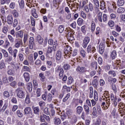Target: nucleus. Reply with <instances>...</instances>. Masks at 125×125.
Returning a JSON list of instances; mask_svg holds the SVG:
<instances>
[{
    "label": "nucleus",
    "mask_w": 125,
    "mask_h": 125,
    "mask_svg": "<svg viewBox=\"0 0 125 125\" xmlns=\"http://www.w3.org/2000/svg\"><path fill=\"white\" fill-rule=\"evenodd\" d=\"M11 0H0V4H4L5 3L9 4L10 3Z\"/></svg>",
    "instance_id": "obj_50"
},
{
    "label": "nucleus",
    "mask_w": 125,
    "mask_h": 125,
    "mask_svg": "<svg viewBox=\"0 0 125 125\" xmlns=\"http://www.w3.org/2000/svg\"><path fill=\"white\" fill-rule=\"evenodd\" d=\"M108 75H111L113 77H115L116 76V72L114 70H109L108 71Z\"/></svg>",
    "instance_id": "obj_39"
},
{
    "label": "nucleus",
    "mask_w": 125,
    "mask_h": 125,
    "mask_svg": "<svg viewBox=\"0 0 125 125\" xmlns=\"http://www.w3.org/2000/svg\"><path fill=\"white\" fill-rule=\"evenodd\" d=\"M125 11V8L124 7H119L118 8L117 12L118 13V14H122L124 13Z\"/></svg>",
    "instance_id": "obj_24"
},
{
    "label": "nucleus",
    "mask_w": 125,
    "mask_h": 125,
    "mask_svg": "<svg viewBox=\"0 0 125 125\" xmlns=\"http://www.w3.org/2000/svg\"><path fill=\"white\" fill-rule=\"evenodd\" d=\"M71 7L70 8V9L71 10H73V7H75V8H76L77 9H78L79 8V3H72L71 4Z\"/></svg>",
    "instance_id": "obj_41"
},
{
    "label": "nucleus",
    "mask_w": 125,
    "mask_h": 125,
    "mask_svg": "<svg viewBox=\"0 0 125 125\" xmlns=\"http://www.w3.org/2000/svg\"><path fill=\"white\" fill-rule=\"evenodd\" d=\"M15 72V70H13V69H9V71L7 72V73L9 75H14Z\"/></svg>",
    "instance_id": "obj_55"
},
{
    "label": "nucleus",
    "mask_w": 125,
    "mask_h": 125,
    "mask_svg": "<svg viewBox=\"0 0 125 125\" xmlns=\"http://www.w3.org/2000/svg\"><path fill=\"white\" fill-rule=\"evenodd\" d=\"M15 93L17 95V96L20 99H23L25 95L23 91L22 88L18 87L15 90Z\"/></svg>",
    "instance_id": "obj_2"
},
{
    "label": "nucleus",
    "mask_w": 125,
    "mask_h": 125,
    "mask_svg": "<svg viewBox=\"0 0 125 125\" xmlns=\"http://www.w3.org/2000/svg\"><path fill=\"white\" fill-rule=\"evenodd\" d=\"M86 28V26L85 25H83L81 27V32L83 33L84 35L86 33V31L85 30Z\"/></svg>",
    "instance_id": "obj_57"
},
{
    "label": "nucleus",
    "mask_w": 125,
    "mask_h": 125,
    "mask_svg": "<svg viewBox=\"0 0 125 125\" xmlns=\"http://www.w3.org/2000/svg\"><path fill=\"white\" fill-rule=\"evenodd\" d=\"M17 34L20 37L23 38V32L22 31H20L17 32Z\"/></svg>",
    "instance_id": "obj_61"
},
{
    "label": "nucleus",
    "mask_w": 125,
    "mask_h": 125,
    "mask_svg": "<svg viewBox=\"0 0 125 125\" xmlns=\"http://www.w3.org/2000/svg\"><path fill=\"white\" fill-rule=\"evenodd\" d=\"M91 31L92 33L94 32L96 28V24L94 21H92L91 25Z\"/></svg>",
    "instance_id": "obj_30"
},
{
    "label": "nucleus",
    "mask_w": 125,
    "mask_h": 125,
    "mask_svg": "<svg viewBox=\"0 0 125 125\" xmlns=\"http://www.w3.org/2000/svg\"><path fill=\"white\" fill-rule=\"evenodd\" d=\"M66 114L62 115L61 116V118L62 121H64L66 118H71L72 116L73 111L71 109H68L66 112Z\"/></svg>",
    "instance_id": "obj_3"
},
{
    "label": "nucleus",
    "mask_w": 125,
    "mask_h": 125,
    "mask_svg": "<svg viewBox=\"0 0 125 125\" xmlns=\"http://www.w3.org/2000/svg\"><path fill=\"white\" fill-rule=\"evenodd\" d=\"M23 44L22 39H16V43L15 44V47L18 48L20 47L21 45Z\"/></svg>",
    "instance_id": "obj_4"
},
{
    "label": "nucleus",
    "mask_w": 125,
    "mask_h": 125,
    "mask_svg": "<svg viewBox=\"0 0 125 125\" xmlns=\"http://www.w3.org/2000/svg\"><path fill=\"white\" fill-rule=\"evenodd\" d=\"M33 85L31 82H28V83L27 84V89L29 91V92H31L33 89Z\"/></svg>",
    "instance_id": "obj_19"
},
{
    "label": "nucleus",
    "mask_w": 125,
    "mask_h": 125,
    "mask_svg": "<svg viewBox=\"0 0 125 125\" xmlns=\"http://www.w3.org/2000/svg\"><path fill=\"white\" fill-rule=\"evenodd\" d=\"M70 93L67 94V95L64 97V98L63 99L62 101L63 102H66L67 100H68V98L70 97Z\"/></svg>",
    "instance_id": "obj_56"
},
{
    "label": "nucleus",
    "mask_w": 125,
    "mask_h": 125,
    "mask_svg": "<svg viewBox=\"0 0 125 125\" xmlns=\"http://www.w3.org/2000/svg\"><path fill=\"white\" fill-rule=\"evenodd\" d=\"M17 53H18V50L17 49H14L13 52H12V55L13 56L14 59H16L17 57Z\"/></svg>",
    "instance_id": "obj_35"
},
{
    "label": "nucleus",
    "mask_w": 125,
    "mask_h": 125,
    "mask_svg": "<svg viewBox=\"0 0 125 125\" xmlns=\"http://www.w3.org/2000/svg\"><path fill=\"white\" fill-rule=\"evenodd\" d=\"M8 29L6 26H3V28L2 29V32L5 35L7 34Z\"/></svg>",
    "instance_id": "obj_44"
},
{
    "label": "nucleus",
    "mask_w": 125,
    "mask_h": 125,
    "mask_svg": "<svg viewBox=\"0 0 125 125\" xmlns=\"http://www.w3.org/2000/svg\"><path fill=\"white\" fill-rule=\"evenodd\" d=\"M89 41H90V38L89 37H86L84 40H83V47L84 48H85L88 43L89 42Z\"/></svg>",
    "instance_id": "obj_6"
},
{
    "label": "nucleus",
    "mask_w": 125,
    "mask_h": 125,
    "mask_svg": "<svg viewBox=\"0 0 125 125\" xmlns=\"http://www.w3.org/2000/svg\"><path fill=\"white\" fill-rule=\"evenodd\" d=\"M52 3L53 6L55 7H56L57 6L59 5V4L57 0H53Z\"/></svg>",
    "instance_id": "obj_60"
},
{
    "label": "nucleus",
    "mask_w": 125,
    "mask_h": 125,
    "mask_svg": "<svg viewBox=\"0 0 125 125\" xmlns=\"http://www.w3.org/2000/svg\"><path fill=\"white\" fill-rule=\"evenodd\" d=\"M24 114L26 115V114H29L31 113L32 112V110L31 107H29V106H27V107H26L24 109Z\"/></svg>",
    "instance_id": "obj_14"
},
{
    "label": "nucleus",
    "mask_w": 125,
    "mask_h": 125,
    "mask_svg": "<svg viewBox=\"0 0 125 125\" xmlns=\"http://www.w3.org/2000/svg\"><path fill=\"white\" fill-rule=\"evenodd\" d=\"M8 104L7 102H4V104L3 105V107L0 110V112H4L5 111V110L6 109V108L8 107Z\"/></svg>",
    "instance_id": "obj_25"
},
{
    "label": "nucleus",
    "mask_w": 125,
    "mask_h": 125,
    "mask_svg": "<svg viewBox=\"0 0 125 125\" xmlns=\"http://www.w3.org/2000/svg\"><path fill=\"white\" fill-rule=\"evenodd\" d=\"M54 123L56 125H59L62 123V121L60 118L55 117L54 118Z\"/></svg>",
    "instance_id": "obj_15"
},
{
    "label": "nucleus",
    "mask_w": 125,
    "mask_h": 125,
    "mask_svg": "<svg viewBox=\"0 0 125 125\" xmlns=\"http://www.w3.org/2000/svg\"><path fill=\"white\" fill-rule=\"evenodd\" d=\"M20 7L22 10L24 8V2L22 0L20 2Z\"/></svg>",
    "instance_id": "obj_47"
},
{
    "label": "nucleus",
    "mask_w": 125,
    "mask_h": 125,
    "mask_svg": "<svg viewBox=\"0 0 125 125\" xmlns=\"http://www.w3.org/2000/svg\"><path fill=\"white\" fill-rule=\"evenodd\" d=\"M39 77L40 78L42 82H44L45 81V76H44V75L43 73H40Z\"/></svg>",
    "instance_id": "obj_34"
},
{
    "label": "nucleus",
    "mask_w": 125,
    "mask_h": 125,
    "mask_svg": "<svg viewBox=\"0 0 125 125\" xmlns=\"http://www.w3.org/2000/svg\"><path fill=\"white\" fill-rule=\"evenodd\" d=\"M22 70L23 71H25V72H26V71L30 72V68L26 66H23L22 67Z\"/></svg>",
    "instance_id": "obj_58"
},
{
    "label": "nucleus",
    "mask_w": 125,
    "mask_h": 125,
    "mask_svg": "<svg viewBox=\"0 0 125 125\" xmlns=\"http://www.w3.org/2000/svg\"><path fill=\"white\" fill-rule=\"evenodd\" d=\"M5 63L4 60H2L0 62V69H5Z\"/></svg>",
    "instance_id": "obj_32"
},
{
    "label": "nucleus",
    "mask_w": 125,
    "mask_h": 125,
    "mask_svg": "<svg viewBox=\"0 0 125 125\" xmlns=\"http://www.w3.org/2000/svg\"><path fill=\"white\" fill-rule=\"evenodd\" d=\"M125 1L124 0H118L117 2V5L119 7L123 6L125 4Z\"/></svg>",
    "instance_id": "obj_22"
},
{
    "label": "nucleus",
    "mask_w": 125,
    "mask_h": 125,
    "mask_svg": "<svg viewBox=\"0 0 125 125\" xmlns=\"http://www.w3.org/2000/svg\"><path fill=\"white\" fill-rule=\"evenodd\" d=\"M16 114L19 118H22L23 117V113L21 110H17L16 112Z\"/></svg>",
    "instance_id": "obj_45"
},
{
    "label": "nucleus",
    "mask_w": 125,
    "mask_h": 125,
    "mask_svg": "<svg viewBox=\"0 0 125 125\" xmlns=\"http://www.w3.org/2000/svg\"><path fill=\"white\" fill-rule=\"evenodd\" d=\"M10 85L11 87L15 88L17 85V83L16 81H14L10 83Z\"/></svg>",
    "instance_id": "obj_51"
},
{
    "label": "nucleus",
    "mask_w": 125,
    "mask_h": 125,
    "mask_svg": "<svg viewBox=\"0 0 125 125\" xmlns=\"http://www.w3.org/2000/svg\"><path fill=\"white\" fill-rule=\"evenodd\" d=\"M94 99L96 101H98V93L97 92V91H96V90H95L94 91Z\"/></svg>",
    "instance_id": "obj_40"
},
{
    "label": "nucleus",
    "mask_w": 125,
    "mask_h": 125,
    "mask_svg": "<svg viewBox=\"0 0 125 125\" xmlns=\"http://www.w3.org/2000/svg\"><path fill=\"white\" fill-rule=\"evenodd\" d=\"M84 10L86 11V12H89V11H92L93 10V5L92 3H89L88 6H85L84 7Z\"/></svg>",
    "instance_id": "obj_5"
},
{
    "label": "nucleus",
    "mask_w": 125,
    "mask_h": 125,
    "mask_svg": "<svg viewBox=\"0 0 125 125\" xmlns=\"http://www.w3.org/2000/svg\"><path fill=\"white\" fill-rule=\"evenodd\" d=\"M1 51H2V53H3V55L4 58L8 57L9 54L7 53V52L6 51V50H5L4 49H2Z\"/></svg>",
    "instance_id": "obj_46"
},
{
    "label": "nucleus",
    "mask_w": 125,
    "mask_h": 125,
    "mask_svg": "<svg viewBox=\"0 0 125 125\" xmlns=\"http://www.w3.org/2000/svg\"><path fill=\"white\" fill-rule=\"evenodd\" d=\"M120 83H125V76L124 75H121L119 76Z\"/></svg>",
    "instance_id": "obj_42"
},
{
    "label": "nucleus",
    "mask_w": 125,
    "mask_h": 125,
    "mask_svg": "<svg viewBox=\"0 0 125 125\" xmlns=\"http://www.w3.org/2000/svg\"><path fill=\"white\" fill-rule=\"evenodd\" d=\"M64 30V27L63 25H60L58 27V31L60 33H62Z\"/></svg>",
    "instance_id": "obj_33"
},
{
    "label": "nucleus",
    "mask_w": 125,
    "mask_h": 125,
    "mask_svg": "<svg viewBox=\"0 0 125 125\" xmlns=\"http://www.w3.org/2000/svg\"><path fill=\"white\" fill-rule=\"evenodd\" d=\"M85 70V67H83V66H78L77 68L76 69V70L81 74H83L84 72V71Z\"/></svg>",
    "instance_id": "obj_8"
},
{
    "label": "nucleus",
    "mask_w": 125,
    "mask_h": 125,
    "mask_svg": "<svg viewBox=\"0 0 125 125\" xmlns=\"http://www.w3.org/2000/svg\"><path fill=\"white\" fill-rule=\"evenodd\" d=\"M72 120V123H76L77 122V117L76 115H73L70 118Z\"/></svg>",
    "instance_id": "obj_43"
},
{
    "label": "nucleus",
    "mask_w": 125,
    "mask_h": 125,
    "mask_svg": "<svg viewBox=\"0 0 125 125\" xmlns=\"http://www.w3.org/2000/svg\"><path fill=\"white\" fill-rule=\"evenodd\" d=\"M33 112L35 114L39 115L40 113V108L39 106H36L35 107L33 108Z\"/></svg>",
    "instance_id": "obj_26"
},
{
    "label": "nucleus",
    "mask_w": 125,
    "mask_h": 125,
    "mask_svg": "<svg viewBox=\"0 0 125 125\" xmlns=\"http://www.w3.org/2000/svg\"><path fill=\"white\" fill-rule=\"evenodd\" d=\"M28 34H27V33H24V38H23L24 43H26L27 41L28 40Z\"/></svg>",
    "instance_id": "obj_52"
},
{
    "label": "nucleus",
    "mask_w": 125,
    "mask_h": 125,
    "mask_svg": "<svg viewBox=\"0 0 125 125\" xmlns=\"http://www.w3.org/2000/svg\"><path fill=\"white\" fill-rule=\"evenodd\" d=\"M74 82L73 79L71 76H69V77L68 78L67 83V84L68 85H70L73 83Z\"/></svg>",
    "instance_id": "obj_38"
},
{
    "label": "nucleus",
    "mask_w": 125,
    "mask_h": 125,
    "mask_svg": "<svg viewBox=\"0 0 125 125\" xmlns=\"http://www.w3.org/2000/svg\"><path fill=\"white\" fill-rule=\"evenodd\" d=\"M72 48L70 47V46L66 45L65 48H64V58H66L67 57L70 58L71 55L72 54L71 50Z\"/></svg>",
    "instance_id": "obj_1"
},
{
    "label": "nucleus",
    "mask_w": 125,
    "mask_h": 125,
    "mask_svg": "<svg viewBox=\"0 0 125 125\" xmlns=\"http://www.w3.org/2000/svg\"><path fill=\"white\" fill-rule=\"evenodd\" d=\"M13 18L12 16L9 15L7 17V22L9 25H12L13 24Z\"/></svg>",
    "instance_id": "obj_17"
},
{
    "label": "nucleus",
    "mask_w": 125,
    "mask_h": 125,
    "mask_svg": "<svg viewBox=\"0 0 125 125\" xmlns=\"http://www.w3.org/2000/svg\"><path fill=\"white\" fill-rule=\"evenodd\" d=\"M19 59H20V61H23L24 60V56L22 54H21L20 53L18 55Z\"/></svg>",
    "instance_id": "obj_64"
},
{
    "label": "nucleus",
    "mask_w": 125,
    "mask_h": 125,
    "mask_svg": "<svg viewBox=\"0 0 125 125\" xmlns=\"http://www.w3.org/2000/svg\"><path fill=\"white\" fill-rule=\"evenodd\" d=\"M63 68L64 69V70H69L70 66L68 64V63H65L63 66Z\"/></svg>",
    "instance_id": "obj_62"
},
{
    "label": "nucleus",
    "mask_w": 125,
    "mask_h": 125,
    "mask_svg": "<svg viewBox=\"0 0 125 125\" xmlns=\"http://www.w3.org/2000/svg\"><path fill=\"white\" fill-rule=\"evenodd\" d=\"M117 57V51L116 50H113L111 54V58L112 60L116 59Z\"/></svg>",
    "instance_id": "obj_31"
},
{
    "label": "nucleus",
    "mask_w": 125,
    "mask_h": 125,
    "mask_svg": "<svg viewBox=\"0 0 125 125\" xmlns=\"http://www.w3.org/2000/svg\"><path fill=\"white\" fill-rule=\"evenodd\" d=\"M119 113L121 115V117H123V108L122 107V106L121 105H119Z\"/></svg>",
    "instance_id": "obj_54"
},
{
    "label": "nucleus",
    "mask_w": 125,
    "mask_h": 125,
    "mask_svg": "<svg viewBox=\"0 0 125 125\" xmlns=\"http://www.w3.org/2000/svg\"><path fill=\"white\" fill-rule=\"evenodd\" d=\"M83 108L82 106H78L76 108V113L80 115L83 112Z\"/></svg>",
    "instance_id": "obj_16"
},
{
    "label": "nucleus",
    "mask_w": 125,
    "mask_h": 125,
    "mask_svg": "<svg viewBox=\"0 0 125 125\" xmlns=\"http://www.w3.org/2000/svg\"><path fill=\"white\" fill-rule=\"evenodd\" d=\"M23 76H24V77L25 79V81L26 82H28L29 81V80H30V76H29V73H28L27 72H25L23 74Z\"/></svg>",
    "instance_id": "obj_27"
},
{
    "label": "nucleus",
    "mask_w": 125,
    "mask_h": 125,
    "mask_svg": "<svg viewBox=\"0 0 125 125\" xmlns=\"http://www.w3.org/2000/svg\"><path fill=\"white\" fill-rule=\"evenodd\" d=\"M11 65L12 67V69L14 70H17V68H19V66H17L15 64V63H14V62H11Z\"/></svg>",
    "instance_id": "obj_49"
},
{
    "label": "nucleus",
    "mask_w": 125,
    "mask_h": 125,
    "mask_svg": "<svg viewBox=\"0 0 125 125\" xmlns=\"http://www.w3.org/2000/svg\"><path fill=\"white\" fill-rule=\"evenodd\" d=\"M12 13L14 17L18 18L19 17V13L17 12V10L14 9Z\"/></svg>",
    "instance_id": "obj_37"
},
{
    "label": "nucleus",
    "mask_w": 125,
    "mask_h": 125,
    "mask_svg": "<svg viewBox=\"0 0 125 125\" xmlns=\"http://www.w3.org/2000/svg\"><path fill=\"white\" fill-rule=\"evenodd\" d=\"M43 39L41 36L38 35L36 37V42H37L40 45L42 44L43 42Z\"/></svg>",
    "instance_id": "obj_11"
},
{
    "label": "nucleus",
    "mask_w": 125,
    "mask_h": 125,
    "mask_svg": "<svg viewBox=\"0 0 125 125\" xmlns=\"http://www.w3.org/2000/svg\"><path fill=\"white\" fill-rule=\"evenodd\" d=\"M41 95V89L40 88H38L36 90L37 97H40Z\"/></svg>",
    "instance_id": "obj_53"
},
{
    "label": "nucleus",
    "mask_w": 125,
    "mask_h": 125,
    "mask_svg": "<svg viewBox=\"0 0 125 125\" xmlns=\"http://www.w3.org/2000/svg\"><path fill=\"white\" fill-rule=\"evenodd\" d=\"M84 22V21L81 18H79L77 20V24L79 26H82Z\"/></svg>",
    "instance_id": "obj_28"
},
{
    "label": "nucleus",
    "mask_w": 125,
    "mask_h": 125,
    "mask_svg": "<svg viewBox=\"0 0 125 125\" xmlns=\"http://www.w3.org/2000/svg\"><path fill=\"white\" fill-rule=\"evenodd\" d=\"M30 103V97L29 96V95H27L25 98V103L26 104H29Z\"/></svg>",
    "instance_id": "obj_63"
},
{
    "label": "nucleus",
    "mask_w": 125,
    "mask_h": 125,
    "mask_svg": "<svg viewBox=\"0 0 125 125\" xmlns=\"http://www.w3.org/2000/svg\"><path fill=\"white\" fill-rule=\"evenodd\" d=\"M102 15H103V13L101 12H99V13H98V15H97L98 21L101 23L103 22Z\"/></svg>",
    "instance_id": "obj_20"
},
{
    "label": "nucleus",
    "mask_w": 125,
    "mask_h": 125,
    "mask_svg": "<svg viewBox=\"0 0 125 125\" xmlns=\"http://www.w3.org/2000/svg\"><path fill=\"white\" fill-rule=\"evenodd\" d=\"M105 45L103 43H101L99 45V52L101 54H103L104 52Z\"/></svg>",
    "instance_id": "obj_10"
},
{
    "label": "nucleus",
    "mask_w": 125,
    "mask_h": 125,
    "mask_svg": "<svg viewBox=\"0 0 125 125\" xmlns=\"http://www.w3.org/2000/svg\"><path fill=\"white\" fill-rule=\"evenodd\" d=\"M101 5H100V9L104 10L105 9H106V5L105 2L104 0H102L100 2Z\"/></svg>",
    "instance_id": "obj_21"
},
{
    "label": "nucleus",
    "mask_w": 125,
    "mask_h": 125,
    "mask_svg": "<svg viewBox=\"0 0 125 125\" xmlns=\"http://www.w3.org/2000/svg\"><path fill=\"white\" fill-rule=\"evenodd\" d=\"M80 52L81 54V56L82 58H86V52L83 50V48H81L80 50Z\"/></svg>",
    "instance_id": "obj_12"
},
{
    "label": "nucleus",
    "mask_w": 125,
    "mask_h": 125,
    "mask_svg": "<svg viewBox=\"0 0 125 125\" xmlns=\"http://www.w3.org/2000/svg\"><path fill=\"white\" fill-rule=\"evenodd\" d=\"M83 108L86 113V115L89 114V110H90L89 106L86 104H84L83 105Z\"/></svg>",
    "instance_id": "obj_23"
},
{
    "label": "nucleus",
    "mask_w": 125,
    "mask_h": 125,
    "mask_svg": "<svg viewBox=\"0 0 125 125\" xmlns=\"http://www.w3.org/2000/svg\"><path fill=\"white\" fill-rule=\"evenodd\" d=\"M108 24L110 27H113L115 25L114 21L112 20L109 21Z\"/></svg>",
    "instance_id": "obj_48"
},
{
    "label": "nucleus",
    "mask_w": 125,
    "mask_h": 125,
    "mask_svg": "<svg viewBox=\"0 0 125 125\" xmlns=\"http://www.w3.org/2000/svg\"><path fill=\"white\" fill-rule=\"evenodd\" d=\"M64 73L63 69H62L59 73V76L60 79H62Z\"/></svg>",
    "instance_id": "obj_59"
},
{
    "label": "nucleus",
    "mask_w": 125,
    "mask_h": 125,
    "mask_svg": "<svg viewBox=\"0 0 125 125\" xmlns=\"http://www.w3.org/2000/svg\"><path fill=\"white\" fill-rule=\"evenodd\" d=\"M95 51H96L95 47H93L91 45H88L87 48V53H90L93 54L95 52Z\"/></svg>",
    "instance_id": "obj_7"
},
{
    "label": "nucleus",
    "mask_w": 125,
    "mask_h": 125,
    "mask_svg": "<svg viewBox=\"0 0 125 125\" xmlns=\"http://www.w3.org/2000/svg\"><path fill=\"white\" fill-rule=\"evenodd\" d=\"M34 37H31L29 39V46L30 49L33 48V45L34 44Z\"/></svg>",
    "instance_id": "obj_9"
},
{
    "label": "nucleus",
    "mask_w": 125,
    "mask_h": 125,
    "mask_svg": "<svg viewBox=\"0 0 125 125\" xmlns=\"http://www.w3.org/2000/svg\"><path fill=\"white\" fill-rule=\"evenodd\" d=\"M62 58V53L61 51L58 50L56 55V60L60 61Z\"/></svg>",
    "instance_id": "obj_13"
},
{
    "label": "nucleus",
    "mask_w": 125,
    "mask_h": 125,
    "mask_svg": "<svg viewBox=\"0 0 125 125\" xmlns=\"http://www.w3.org/2000/svg\"><path fill=\"white\" fill-rule=\"evenodd\" d=\"M94 4L95 5L96 10H99L100 3L98 0H93Z\"/></svg>",
    "instance_id": "obj_18"
},
{
    "label": "nucleus",
    "mask_w": 125,
    "mask_h": 125,
    "mask_svg": "<svg viewBox=\"0 0 125 125\" xmlns=\"http://www.w3.org/2000/svg\"><path fill=\"white\" fill-rule=\"evenodd\" d=\"M16 3L15 2H11L9 4V8L12 10H14L16 8Z\"/></svg>",
    "instance_id": "obj_29"
},
{
    "label": "nucleus",
    "mask_w": 125,
    "mask_h": 125,
    "mask_svg": "<svg viewBox=\"0 0 125 125\" xmlns=\"http://www.w3.org/2000/svg\"><path fill=\"white\" fill-rule=\"evenodd\" d=\"M97 65H98V63L96 62H92V64H91L92 68L93 69L96 70L98 68Z\"/></svg>",
    "instance_id": "obj_36"
}]
</instances>
